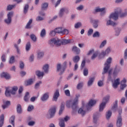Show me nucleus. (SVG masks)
Returning a JSON list of instances; mask_svg holds the SVG:
<instances>
[{
  "mask_svg": "<svg viewBox=\"0 0 127 127\" xmlns=\"http://www.w3.org/2000/svg\"><path fill=\"white\" fill-rule=\"evenodd\" d=\"M107 44V41L104 40L100 44V46H99L100 48H103V47H104L105 45Z\"/></svg>",
  "mask_w": 127,
  "mask_h": 127,
  "instance_id": "nucleus-58",
  "label": "nucleus"
},
{
  "mask_svg": "<svg viewBox=\"0 0 127 127\" xmlns=\"http://www.w3.org/2000/svg\"><path fill=\"white\" fill-rule=\"evenodd\" d=\"M34 108V107L33 106V105H30L28 107L27 111L28 112H31V111H32Z\"/></svg>",
  "mask_w": 127,
  "mask_h": 127,
  "instance_id": "nucleus-64",
  "label": "nucleus"
},
{
  "mask_svg": "<svg viewBox=\"0 0 127 127\" xmlns=\"http://www.w3.org/2000/svg\"><path fill=\"white\" fill-rule=\"evenodd\" d=\"M17 90H18V87H17V86H13L11 88V90L9 89V87H6L5 91V95L6 97H10V94H11V95H15Z\"/></svg>",
  "mask_w": 127,
  "mask_h": 127,
  "instance_id": "nucleus-3",
  "label": "nucleus"
},
{
  "mask_svg": "<svg viewBox=\"0 0 127 127\" xmlns=\"http://www.w3.org/2000/svg\"><path fill=\"white\" fill-rule=\"evenodd\" d=\"M110 98H111V96L110 95H106L105 97L103 98L102 103L107 105L108 103H109V101H110Z\"/></svg>",
  "mask_w": 127,
  "mask_h": 127,
  "instance_id": "nucleus-23",
  "label": "nucleus"
},
{
  "mask_svg": "<svg viewBox=\"0 0 127 127\" xmlns=\"http://www.w3.org/2000/svg\"><path fill=\"white\" fill-rule=\"evenodd\" d=\"M59 125L60 127H65V121L63 118L59 119Z\"/></svg>",
  "mask_w": 127,
  "mask_h": 127,
  "instance_id": "nucleus-30",
  "label": "nucleus"
},
{
  "mask_svg": "<svg viewBox=\"0 0 127 127\" xmlns=\"http://www.w3.org/2000/svg\"><path fill=\"white\" fill-rule=\"evenodd\" d=\"M35 82L34 78H30L25 82V85L26 86H31Z\"/></svg>",
  "mask_w": 127,
  "mask_h": 127,
  "instance_id": "nucleus-19",
  "label": "nucleus"
},
{
  "mask_svg": "<svg viewBox=\"0 0 127 127\" xmlns=\"http://www.w3.org/2000/svg\"><path fill=\"white\" fill-rule=\"evenodd\" d=\"M30 37L31 40H32V41L34 42H36V41H37V38L36 37V36H35V35L34 34H31Z\"/></svg>",
  "mask_w": 127,
  "mask_h": 127,
  "instance_id": "nucleus-41",
  "label": "nucleus"
},
{
  "mask_svg": "<svg viewBox=\"0 0 127 127\" xmlns=\"http://www.w3.org/2000/svg\"><path fill=\"white\" fill-rule=\"evenodd\" d=\"M101 117V113L100 112H96L93 115V123L94 124H98V119Z\"/></svg>",
  "mask_w": 127,
  "mask_h": 127,
  "instance_id": "nucleus-17",
  "label": "nucleus"
},
{
  "mask_svg": "<svg viewBox=\"0 0 127 127\" xmlns=\"http://www.w3.org/2000/svg\"><path fill=\"white\" fill-rule=\"evenodd\" d=\"M29 8V5L28 4H26L25 5L24 7V10L23 12L25 14H26L27 13V11H28V9Z\"/></svg>",
  "mask_w": 127,
  "mask_h": 127,
  "instance_id": "nucleus-42",
  "label": "nucleus"
},
{
  "mask_svg": "<svg viewBox=\"0 0 127 127\" xmlns=\"http://www.w3.org/2000/svg\"><path fill=\"white\" fill-rule=\"evenodd\" d=\"M65 11H68V8L64 7L61 9L59 12V16L62 17L64 15V12H65Z\"/></svg>",
  "mask_w": 127,
  "mask_h": 127,
  "instance_id": "nucleus-27",
  "label": "nucleus"
},
{
  "mask_svg": "<svg viewBox=\"0 0 127 127\" xmlns=\"http://www.w3.org/2000/svg\"><path fill=\"white\" fill-rule=\"evenodd\" d=\"M118 108V100H116L115 101V104L114 105L113 107H112V110H113L114 112H116L117 111V109Z\"/></svg>",
  "mask_w": 127,
  "mask_h": 127,
  "instance_id": "nucleus-47",
  "label": "nucleus"
},
{
  "mask_svg": "<svg viewBox=\"0 0 127 127\" xmlns=\"http://www.w3.org/2000/svg\"><path fill=\"white\" fill-rule=\"evenodd\" d=\"M119 72H120V70H118V69L117 68V66H116L115 68H114L113 76L114 77H117V76H118V73H119Z\"/></svg>",
  "mask_w": 127,
  "mask_h": 127,
  "instance_id": "nucleus-51",
  "label": "nucleus"
},
{
  "mask_svg": "<svg viewBox=\"0 0 127 127\" xmlns=\"http://www.w3.org/2000/svg\"><path fill=\"white\" fill-rule=\"evenodd\" d=\"M14 47L16 49V52H17V54H20V50L18 48V46H17V45L15 44L14 45Z\"/></svg>",
  "mask_w": 127,
  "mask_h": 127,
  "instance_id": "nucleus-61",
  "label": "nucleus"
},
{
  "mask_svg": "<svg viewBox=\"0 0 127 127\" xmlns=\"http://www.w3.org/2000/svg\"><path fill=\"white\" fill-rule=\"evenodd\" d=\"M122 31V28L117 27L115 29V36H119Z\"/></svg>",
  "mask_w": 127,
  "mask_h": 127,
  "instance_id": "nucleus-34",
  "label": "nucleus"
},
{
  "mask_svg": "<svg viewBox=\"0 0 127 127\" xmlns=\"http://www.w3.org/2000/svg\"><path fill=\"white\" fill-rule=\"evenodd\" d=\"M72 61L74 62V63H78V62L80 61V57H79V56H76L73 57V58H72Z\"/></svg>",
  "mask_w": 127,
  "mask_h": 127,
  "instance_id": "nucleus-35",
  "label": "nucleus"
},
{
  "mask_svg": "<svg viewBox=\"0 0 127 127\" xmlns=\"http://www.w3.org/2000/svg\"><path fill=\"white\" fill-rule=\"evenodd\" d=\"M94 81H95L94 77L89 78L87 82V86L91 87V86H92L93 84H94Z\"/></svg>",
  "mask_w": 127,
  "mask_h": 127,
  "instance_id": "nucleus-25",
  "label": "nucleus"
},
{
  "mask_svg": "<svg viewBox=\"0 0 127 127\" xmlns=\"http://www.w3.org/2000/svg\"><path fill=\"white\" fill-rule=\"evenodd\" d=\"M105 107L106 104L102 102L101 104L100 105L99 111L103 112V111H104V109H105Z\"/></svg>",
  "mask_w": 127,
  "mask_h": 127,
  "instance_id": "nucleus-40",
  "label": "nucleus"
},
{
  "mask_svg": "<svg viewBox=\"0 0 127 127\" xmlns=\"http://www.w3.org/2000/svg\"><path fill=\"white\" fill-rule=\"evenodd\" d=\"M85 107L83 106L82 107L80 108L78 111V113L80 114L81 116H85L86 115V109Z\"/></svg>",
  "mask_w": 127,
  "mask_h": 127,
  "instance_id": "nucleus-22",
  "label": "nucleus"
},
{
  "mask_svg": "<svg viewBox=\"0 0 127 127\" xmlns=\"http://www.w3.org/2000/svg\"><path fill=\"white\" fill-rule=\"evenodd\" d=\"M46 35V31L45 30V29H43L41 31L40 33V36L41 37H45V36Z\"/></svg>",
  "mask_w": 127,
  "mask_h": 127,
  "instance_id": "nucleus-48",
  "label": "nucleus"
},
{
  "mask_svg": "<svg viewBox=\"0 0 127 127\" xmlns=\"http://www.w3.org/2000/svg\"><path fill=\"white\" fill-rule=\"evenodd\" d=\"M72 52L76 54H80V49L76 46H73L72 49Z\"/></svg>",
  "mask_w": 127,
  "mask_h": 127,
  "instance_id": "nucleus-28",
  "label": "nucleus"
},
{
  "mask_svg": "<svg viewBox=\"0 0 127 127\" xmlns=\"http://www.w3.org/2000/svg\"><path fill=\"white\" fill-rule=\"evenodd\" d=\"M22 92H23V88L22 86H20L18 90L19 95H18V97H19V98H20V97L22 96L21 94H22Z\"/></svg>",
  "mask_w": 127,
  "mask_h": 127,
  "instance_id": "nucleus-50",
  "label": "nucleus"
},
{
  "mask_svg": "<svg viewBox=\"0 0 127 127\" xmlns=\"http://www.w3.org/2000/svg\"><path fill=\"white\" fill-rule=\"evenodd\" d=\"M90 22H91V23H93V27H94V28H98L99 22V20L91 19Z\"/></svg>",
  "mask_w": 127,
  "mask_h": 127,
  "instance_id": "nucleus-20",
  "label": "nucleus"
},
{
  "mask_svg": "<svg viewBox=\"0 0 127 127\" xmlns=\"http://www.w3.org/2000/svg\"><path fill=\"white\" fill-rule=\"evenodd\" d=\"M60 96V93H59V89L56 90L54 93L52 101H53V102H57V100H58V98H59Z\"/></svg>",
  "mask_w": 127,
  "mask_h": 127,
  "instance_id": "nucleus-15",
  "label": "nucleus"
},
{
  "mask_svg": "<svg viewBox=\"0 0 127 127\" xmlns=\"http://www.w3.org/2000/svg\"><path fill=\"white\" fill-rule=\"evenodd\" d=\"M111 19V18H110V17L106 18V26H116V25H117V23L114 22V21H112Z\"/></svg>",
  "mask_w": 127,
  "mask_h": 127,
  "instance_id": "nucleus-12",
  "label": "nucleus"
},
{
  "mask_svg": "<svg viewBox=\"0 0 127 127\" xmlns=\"http://www.w3.org/2000/svg\"><path fill=\"white\" fill-rule=\"evenodd\" d=\"M56 32L61 35H68L69 34V30L67 29H64L62 27H58L55 29Z\"/></svg>",
  "mask_w": 127,
  "mask_h": 127,
  "instance_id": "nucleus-6",
  "label": "nucleus"
},
{
  "mask_svg": "<svg viewBox=\"0 0 127 127\" xmlns=\"http://www.w3.org/2000/svg\"><path fill=\"white\" fill-rule=\"evenodd\" d=\"M49 99V92H46L41 98L42 102H46Z\"/></svg>",
  "mask_w": 127,
  "mask_h": 127,
  "instance_id": "nucleus-18",
  "label": "nucleus"
},
{
  "mask_svg": "<svg viewBox=\"0 0 127 127\" xmlns=\"http://www.w3.org/2000/svg\"><path fill=\"white\" fill-rule=\"evenodd\" d=\"M121 81V79H120L119 78H117L116 79H115L114 80H113L112 83V87L114 88V89H117V88H118V87H119V85H120V82Z\"/></svg>",
  "mask_w": 127,
  "mask_h": 127,
  "instance_id": "nucleus-14",
  "label": "nucleus"
},
{
  "mask_svg": "<svg viewBox=\"0 0 127 127\" xmlns=\"http://www.w3.org/2000/svg\"><path fill=\"white\" fill-rule=\"evenodd\" d=\"M1 77H3L6 80H9L10 79V75L7 72H2L1 74Z\"/></svg>",
  "mask_w": 127,
  "mask_h": 127,
  "instance_id": "nucleus-26",
  "label": "nucleus"
},
{
  "mask_svg": "<svg viewBox=\"0 0 127 127\" xmlns=\"http://www.w3.org/2000/svg\"><path fill=\"white\" fill-rule=\"evenodd\" d=\"M71 42V40H62L58 38H53L48 41L50 47H59L61 45H66Z\"/></svg>",
  "mask_w": 127,
  "mask_h": 127,
  "instance_id": "nucleus-1",
  "label": "nucleus"
},
{
  "mask_svg": "<svg viewBox=\"0 0 127 127\" xmlns=\"http://www.w3.org/2000/svg\"><path fill=\"white\" fill-rule=\"evenodd\" d=\"M93 32H94L93 29H89L87 32L88 36H91L93 34Z\"/></svg>",
  "mask_w": 127,
  "mask_h": 127,
  "instance_id": "nucleus-59",
  "label": "nucleus"
},
{
  "mask_svg": "<svg viewBox=\"0 0 127 127\" xmlns=\"http://www.w3.org/2000/svg\"><path fill=\"white\" fill-rule=\"evenodd\" d=\"M126 87L127 84L121 83L120 85V89L121 90H124Z\"/></svg>",
  "mask_w": 127,
  "mask_h": 127,
  "instance_id": "nucleus-63",
  "label": "nucleus"
},
{
  "mask_svg": "<svg viewBox=\"0 0 127 127\" xmlns=\"http://www.w3.org/2000/svg\"><path fill=\"white\" fill-rule=\"evenodd\" d=\"M55 113H56V107H51L47 114V118H48V119H52V118H54V116H55Z\"/></svg>",
  "mask_w": 127,
  "mask_h": 127,
  "instance_id": "nucleus-9",
  "label": "nucleus"
},
{
  "mask_svg": "<svg viewBox=\"0 0 127 127\" xmlns=\"http://www.w3.org/2000/svg\"><path fill=\"white\" fill-rule=\"evenodd\" d=\"M14 62H15V61H14V57H11L10 58L9 63L10 64H13V63H14Z\"/></svg>",
  "mask_w": 127,
  "mask_h": 127,
  "instance_id": "nucleus-62",
  "label": "nucleus"
},
{
  "mask_svg": "<svg viewBox=\"0 0 127 127\" xmlns=\"http://www.w3.org/2000/svg\"><path fill=\"white\" fill-rule=\"evenodd\" d=\"M98 52L94 53L91 57L92 60H95V59H96V58H97V57H98Z\"/></svg>",
  "mask_w": 127,
  "mask_h": 127,
  "instance_id": "nucleus-52",
  "label": "nucleus"
},
{
  "mask_svg": "<svg viewBox=\"0 0 127 127\" xmlns=\"http://www.w3.org/2000/svg\"><path fill=\"white\" fill-rule=\"evenodd\" d=\"M56 31L55 30V29L54 30H52L50 31L49 33V35L50 36H55L56 35Z\"/></svg>",
  "mask_w": 127,
  "mask_h": 127,
  "instance_id": "nucleus-54",
  "label": "nucleus"
},
{
  "mask_svg": "<svg viewBox=\"0 0 127 127\" xmlns=\"http://www.w3.org/2000/svg\"><path fill=\"white\" fill-rule=\"evenodd\" d=\"M15 7V4H9L7 6L6 10L10 11Z\"/></svg>",
  "mask_w": 127,
  "mask_h": 127,
  "instance_id": "nucleus-36",
  "label": "nucleus"
},
{
  "mask_svg": "<svg viewBox=\"0 0 127 127\" xmlns=\"http://www.w3.org/2000/svg\"><path fill=\"white\" fill-rule=\"evenodd\" d=\"M16 111L17 114H22V108H21V105L20 104H17Z\"/></svg>",
  "mask_w": 127,
  "mask_h": 127,
  "instance_id": "nucleus-31",
  "label": "nucleus"
},
{
  "mask_svg": "<svg viewBox=\"0 0 127 127\" xmlns=\"http://www.w3.org/2000/svg\"><path fill=\"white\" fill-rule=\"evenodd\" d=\"M31 48V44L30 43V42H28L25 46V49L26 51H29L30 50V49Z\"/></svg>",
  "mask_w": 127,
  "mask_h": 127,
  "instance_id": "nucleus-37",
  "label": "nucleus"
},
{
  "mask_svg": "<svg viewBox=\"0 0 127 127\" xmlns=\"http://www.w3.org/2000/svg\"><path fill=\"white\" fill-rule=\"evenodd\" d=\"M41 84H42V81H39L37 82L35 85V89H38V88L40 87V85H41Z\"/></svg>",
  "mask_w": 127,
  "mask_h": 127,
  "instance_id": "nucleus-56",
  "label": "nucleus"
},
{
  "mask_svg": "<svg viewBox=\"0 0 127 127\" xmlns=\"http://www.w3.org/2000/svg\"><path fill=\"white\" fill-rule=\"evenodd\" d=\"M14 120H15V116L13 115L11 117L9 120V122L13 127H14Z\"/></svg>",
  "mask_w": 127,
  "mask_h": 127,
  "instance_id": "nucleus-45",
  "label": "nucleus"
},
{
  "mask_svg": "<svg viewBox=\"0 0 127 127\" xmlns=\"http://www.w3.org/2000/svg\"><path fill=\"white\" fill-rule=\"evenodd\" d=\"M42 10H45V9H47V7H48V3H44L42 5Z\"/></svg>",
  "mask_w": 127,
  "mask_h": 127,
  "instance_id": "nucleus-49",
  "label": "nucleus"
},
{
  "mask_svg": "<svg viewBox=\"0 0 127 127\" xmlns=\"http://www.w3.org/2000/svg\"><path fill=\"white\" fill-rule=\"evenodd\" d=\"M121 11L120 12V17H121V18L127 16V9H125V12H123V9H122V8H121Z\"/></svg>",
  "mask_w": 127,
  "mask_h": 127,
  "instance_id": "nucleus-29",
  "label": "nucleus"
},
{
  "mask_svg": "<svg viewBox=\"0 0 127 127\" xmlns=\"http://www.w3.org/2000/svg\"><path fill=\"white\" fill-rule=\"evenodd\" d=\"M97 103V101L95 100L91 99L89 102L86 104L85 108H86L87 111H89L92 108V107L95 106Z\"/></svg>",
  "mask_w": 127,
  "mask_h": 127,
  "instance_id": "nucleus-11",
  "label": "nucleus"
},
{
  "mask_svg": "<svg viewBox=\"0 0 127 127\" xmlns=\"http://www.w3.org/2000/svg\"><path fill=\"white\" fill-rule=\"evenodd\" d=\"M81 95L77 94L75 95V98L73 100H69L66 102V106L67 108H71L73 112H76L77 109V105L78 104V100Z\"/></svg>",
  "mask_w": 127,
  "mask_h": 127,
  "instance_id": "nucleus-2",
  "label": "nucleus"
},
{
  "mask_svg": "<svg viewBox=\"0 0 127 127\" xmlns=\"http://www.w3.org/2000/svg\"><path fill=\"white\" fill-rule=\"evenodd\" d=\"M118 113L119 115L117 118V127H122V122L123 121V119L122 118V116H121V115H122V113H123V109L122 108H119Z\"/></svg>",
  "mask_w": 127,
  "mask_h": 127,
  "instance_id": "nucleus-7",
  "label": "nucleus"
},
{
  "mask_svg": "<svg viewBox=\"0 0 127 127\" xmlns=\"http://www.w3.org/2000/svg\"><path fill=\"white\" fill-rule=\"evenodd\" d=\"M83 86L84 82H83L82 81L79 82L77 85L76 89H77V90H80V89H82Z\"/></svg>",
  "mask_w": 127,
  "mask_h": 127,
  "instance_id": "nucleus-39",
  "label": "nucleus"
},
{
  "mask_svg": "<svg viewBox=\"0 0 127 127\" xmlns=\"http://www.w3.org/2000/svg\"><path fill=\"white\" fill-rule=\"evenodd\" d=\"M36 76H37L38 79H42L43 76H44V72L40 70H37L35 72Z\"/></svg>",
  "mask_w": 127,
  "mask_h": 127,
  "instance_id": "nucleus-21",
  "label": "nucleus"
},
{
  "mask_svg": "<svg viewBox=\"0 0 127 127\" xmlns=\"http://www.w3.org/2000/svg\"><path fill=\"white\" fill-rule=\"evenodd\" d=\"M112 52V47H108L105 51H103L100 56L99 57L100 58H104L106 55H108V54H109V53H111Z\"/></svg>",
  "mask_w": 127,
  "mask_h": 127,
  "instance_id": "nucleus-10",
  "label": "nucleus"
},
{
  "mask_svg": "<svg viewBox=\"0 0 127 127\" xmlns=\"http://www.w3.org/2000/svg\"><path fill=\"white\" fill-rule=\"evenodd\" d=\"M85 65H86V62L85 60L82 61L81 66H80V69L81 70H82L84 67H85Z\"/></svg>",
  "mask_w": 127,
  "mask_h": 127,
  "instance_id": "nucleus-60",
  "label": "nucleus"
},
{
  "mask_svg": "<svg viewBox=\"0 0 127 127\" xmlns=\"http://www.w3.org/2000/svg\"><path fill=\"white\" fill-rule=\"evenodd\" d=\"M95 12H101V15H104L106 13V8L96 7L95 9Z\"/></svg>",
  "mask_w": 127,
  "mask_h": 127,
  "instance_id": "nucleus-16",
  "label": "nucleus"
},
{
  "mask_svg": "<svg viewBox=\"0 0 127 127\" xmlns=\"http://www.w3.org/2000/svg\"><path fill=\"white\" fill-rule=\"evenodd\" d=\"M81 26H82V23H81L80 22H78L74 25L75 28H80Z\"/></svg>",
  "mask_w": 127,
  "mask_h": 127,
  "instance_id": "nucleus-55",
  "label": "nucleus"
},
{
  "mask_svg": "<svg viewBox=\"0 0 127 127\" xmlns=\"http://www.w3.org/2000/svg\"><path fill=\"white\" fill-rule=\"evenodd\" d=\"M121 8H117L116 9H115L114 12H113L111 14H110V15L109 16V18L113 19L114 20H118V18H119V17H121Z\"/></svg>",
  "mask_w": 127,
  "mask_h": 127,
  "instance_id": "nucleus-4",
  "label": "nucleus"
},
{
  "mask_svg": "<svg viewBox=\"0 0 127 127\" xmlns=\"http://www.w3.org/2000/svg\"><path fill=\"white\" fill-rule=\"evenodd\" d=\"M14 15V12L13 11L9 12L7 14V18L4 20V22L6 24H10L12 19V17Z\"/></svg>",
  "mask_w": 127,
  "mask_h": 127,
  "instance_id": "nucleus-8",
  "label": "nucleus"
},
{
  "mask_svg": "<svg viewBox=\"0 0 127 127\" xmlns=\"http://www.w3.org/2000/svg\"><path fill=\"white\" fill-rule=\"evenodd\" d=\"M31 23H32V19H30L28 22L27 23L26 26H25V28L26 29H30V28H31V27H32L31 26Z\"/></svg>",
  "mask_w": 127,
  "mask_h": 127,
  "instance_id": "nucleus-33",
  "label": "nucleus"
},
{
  "mask_svg": "<svg viewBox=\"0 0 127 127\" xmlns=\"http://www.w3.org/2000/svg\"><path fill=\"white\" fill-rule=\"evenodd\" d=\"M65 71V68H64L61 64H57V71L59 72L60 75H62Z\"/></svg>",
  "mask_w": 127,
  "mask_h": 127,
  "instance_id": "nucleus-13",
  "label": "nucleus"
},
{
  "mask_svg": "<svg viewBox=\"0 0 127 127\" xmlns=\"http://www.w3.org/2000/svg\"><path fill=\"white\" fill-rule=\"evenodd\" d=\"M44 56V52H38L37 53V58H39V59H41V58H42Z\"/></svg>",
  "mask_w": 127,
  "mask_h": 127,
  "instance_id": "nucleus-44",
  "label": "nucleus"
},
{
  "mask_svg": "<svg viewBox=\"0 0 127 127\" xmlns=\"http://www.w3.org/2000/svg\"><path fill=\"white\" fill-rule=\"evenodd\" d=\"M100 36H101V35L100 34V32L96 31L94 33L93 35V37H100Z\"/></svg>",
  "mask_w": 127,
  "mask_h": 127,
  "instance_id": "nucleus-57",
  "label": "nucleus"
},
{
  "mask_svg": "<svg viewBox=\"0 0 127 127\" xmlns=\"http://www.w3.org/2000/svg\"><path fill=\"white\" fill-rule=\"evenodd\" d=\"M3 122H4V115L2 114L0 116V127H2L3 126Z\"/></svg>",
  "mask_w": 127,
  "mask_h": 127,
  "instance_id": "nucleus-32",
  "label": "nucleus"
},
{
  "mask_svg": "<svg viewBox=\"0 0 127 127\" xmlns=\"http://www.w3.org/2000/svg\"><path fill=\"white\" fill-rule=\"evenodd\" d=\"M42 69L45 74H48L49 73V64H46L44 65Z\"/></svg>",
  "mask_w": 127,
  "mask_h": 127,
  "instance_id": "nucleus-24",
  "label": "nucleus"
},
{
  "mask_svg": "<svg viewBox=\"0 0 127 127\" xmlns=\"http://www.w3.org/2000/svg\"><path fill=\"white\" fill-rule=\"evenodd\" d=\"M112 59L111 57H109L106 61V63L104 64V67L103 68V72H102V74H106V73L108 72L109 71V69L111 67V64L112 63Z\"/></svg>",
  "mask_w": 127,
  "mask_h": 127,
  "instance_id": "nucleus-5",
  "label": "nucleus"
},
{
  "mask_svg": "<svg viewBox=\"0 0 127 127\" xmlns=\"http://www.w3.org/2000/svg\"><path fill=\"white\" fill-rule=\"evenodd\" d=\"M29 98H30V97L29 96V92H26L24 97V100L25 102H28Z\"/></svg>",
  "mask_w": 127,
  "mask_h": 127,
  "instance_id": "nucleus-43",
  "label": "nucleus"
},
{
  "mask_svg": "<svg viewBox=\"0 0 127 127\" xmlns=\"http://www.w3.org/2000/svg\"><path fill=\"white\" fill-rule=\"evenodd\" d=\"M65 109V104L62 103L61 105V108L59 111V115H62V114L63 113V111Z\"/></svg>",
  "mask_w": 127,
  "mask_h": 127,
  "instance_id": "nucleus-38",
  "label": "nucleus"
},
{
  "mask_svg": "<svg viewBox=\"0 0 127 127\" xmlns=\"http://www.w3.org/2000/svg\"><path fill=\"white\" fill-rule=\"evenodd\" d=\"M89 73V70L86 67H85L83 69V75L84 76H88Z\"/></svg>",
  "mask_w": 127,
  "mask_h": 127,
  "instance_id": "nucleus-53",
  "label": "nucleus"
},
{
  "mask_svg": "<svg viewBox=\"0 0 127 127\" xmlns=\"http://www.w3.org/2000/svg\"><path fill=\"white\" fill-rule=\"evenodd\" d=\"M106 117L107 120H110V118H111V117H112V111H108L106 113Z\"/></svg>",
  "mask_w": 127,
  "mask_h": 127,
  "instance_id": "nucleus-46",
  "label": "nucleus"
}]
</instances>
